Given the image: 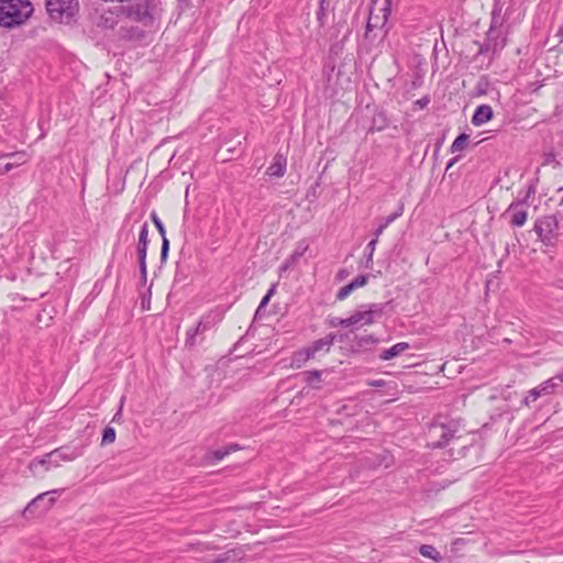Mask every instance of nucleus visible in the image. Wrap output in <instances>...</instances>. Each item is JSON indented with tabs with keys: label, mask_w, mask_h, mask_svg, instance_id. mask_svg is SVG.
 <instances>
[{
	"label": "nucleus",
	"mask_w": 563,
	"mask_h": 563,
	"mask_svg": "<svg viewBox=\"0 0 563 563\" xmlns=\"http://www.w3.org/2000/svg\"><path fill=\"white\" fill-rule=\"evenodd\" d=\"M269 300H271V298H269L268 296H266V295H265V296L262 298L261 302H260V306H258V308H257V312H258L262 308H264V307L268 303V301H269Z\"/></svg>",
	"instance_id": "46"
},
{
	"label": "nucleus",
	"mask_w": 563,
	"mask_h": 563,
	"mask_svg": "<svg viewBox=\"0 0 563 563\" xmlns=\"http://www.w3.org/2000/svg\"><path fill=\"white\" fill-rule=\"evenodd\" d=\"M475 44L478 45L477 55H486V54H492L493 55V47L486 41L484 43L475 42Z\"/></svg>",
	"instance_id": "36"
},
{
	"label": "nucleus",
	"mask_w": 563,
	"mask_h": 563,
	"mask_svg": "<svg viewBox=\"0 0 563 563\" xmlns=\"http://www.w3.org/2000/svg\"><path fill=\"white\" fill-rule=\"evenodd\" d=\"M490 88V82L487 77L483 76L478 79L475 86V95L476 96H485L488 93Z\"/></svg>",
	"instance_id": "28"
},
{
	"label": "nucleus",
	"mask_w": 563,
	"mask_h": 563,
	"mask_svg": "<svg viewBox=\"0 0 563 563\" xmlns=\"http://www.w3.org/2000/svg\"><path fill=\"white\" fill-rule=\"evenodd\" d=\"M503 7L498 3L494 4L492 11V21L489 30L486 33V42L493 47V56L499 53L506 46V32L503 30L505 22L501 15Z\"/></svg>",
	"instance_id": "5"
},
{
	"label": "nucleus",
	"mask_w": 563,
	"mask_h": 563,
	"mask_svg": "<svg viewBox=\"0 0 563 563\" xmlns=\"http://www.w3.org/2000/svg\"><path fill=\"white\" fill-rule=\"evenodd\" d=\"M118 23V15L112 11H107L99 16L97 25L106 30H111L114 29Z\"/></svg>",
	"instance_id": "19"
},
{
	"label": "nucleus",
	"mask_w": 563,
	"mask_h": 563,
	"mask_svg": "<svg viewBox=\"0 0 563 563\" xmlns=\"http://www.w3.org/2000/svg\"><path fill=\"white\" fill-rule=\"evenodd\" d=\"M547 382H551L553 384V391L560 385L559 380L554 379V376L549 378Z\"/></svg>",
	"instance_id": "49"
},
{
	"label": "nucleus",
	"mask_w": 563,
	"mask_h": 563,
	"mask_svg": "<svg viewBox=\"0 0 563 563\" xmlns=\"http://www.w3.org/2000/svg\"><path fill=\"white\" fill-rule=\"evenodd\" d=\"M54 501H55V499L53 497L47 499L45 506L43 507V510L48 509L54 504Z\"/></svg>",
	"instance_id": "48"
},
{
	"label": "nucleus",
	"mask_w": 563,
	"mask_h": 563,
	"mask_svg": "<svg viewBox=\"0 0 563 563\" xmlns=\"http://www.w3.org/2000/svg\"><path fill=\"white\" fill-rule=\"evenodd\" d=\"M408 349H409L408 343L399 342V343L394 344L391 347L384 350L380 353L379 357L383 361H388V360H391V358L398 356L399 354L407 351Z\"/></svg>",
	"instance_id": "18"
},
{
	"label": "nucleus",
	"mask_w": 563,
	"mask_h": 563,
	"mask_svg": "<svg viewBox=\"0 0 563 563\" xmlns=\"http://www.w3.org/2000/svg\"><path fill=\"white\" fill-rule=\"evenodd\" d=\"M148 243V224L147 222H143L139 232L136 251H147Z\"/></svg>",
	"instance_id": "23"
},
{
	"label": "nucleus",
	"mask_w": 563,
	"mask_h": 563,
	"mask_svg": "<svg viewBox=\"0 0 563 563\" xmlns=\"http://www.w3.org/2000/svg\"><path fill=\"white\" fill-rule=\"evenodd\" d=\"M168 251H169V241L167 238H164V240H162V250H161V261L162 262L166 261Z\"/></svg>",
	"instance_id": "40"
},
{
	"label": "nucleus",
	"mask_w": 563,
	"mask_h": 563,
	"mask_svg": "<svg viewBox=\"0 0 563 563\" xmlns=\"http://www.w3.org/2000/svg\"><path fill=\"white\" fill-rule=\"evenodd\" d=\"M404 212V206L400 205L398 207V209L391 213L390 216H388L379 225L378 228L375 230L374 232V236H376V239L379 238V235L384 232V230L390 224L393 223L396 219H398Z\"/></svg>",
	"instance_id": "21"
},
{
	"label": "nucleus",
	"mask_w": 563,
	"mask_h": 563,
	"mask_svg": "<svg viewBox=\"0 0 563 563\" xmlns=\"http://www.w3.org/2000/svg\"><path fill=\"white\" fill-rule=\"evenodd\" d=\"M558 228L559 222L554 216L542 217L534 223L536 233L547 245L552 244Z\"/></svg>",
	"instance_id": "9"
},
{
	"label": "nucleus",
	"mask_w": 563,
	"mask_h": 563,
	"mask_svg": "<svg viewBox=\"0 0 563 563\" xmlns=\"http://www.w3.org/2000/svg\"><path fill=\"white\" fill-rule=\"evenodd\" d=\"M303 376V380L311 386L312 388H320L321 382V371H307L301 374Z\"/></svg>",
	"instance_id": "24"
},
{
	"label": "nucleus",
	"mask_w": 563,
	"mask_h": 563,
	"mask_svg": "<svg viewBox=\"0 0 563 563\" xmlns=\"http://www.w3.org/2000/svg\"><path fill=\"white\" fill-rule=\"evenodd\" d=\"M559 190H560V191H563V187H561Z\"/></svg>",
	"instance_id": "57"
},
{
	"label": "nucleus",
	"mask_w": 563,
	"mask_h": 563,
	"mask_svg": "<svg viewBox=\"0 0 563 563\" xmlns=\"http://www.w3.org/2000/svg\"><path fill=\"white\" fill-rule=\"evenodd\" d=\"M536 194V186L533 184L529 185L527 188V192L522 199L519 201H522V205H527L528 199Z\"/></svg>",
	"instance_id": "41"
},
{
	"label": "nucleus",
	"mask_w": 563,
	"mask_h": 563,
	"mask_svg": "<svg viewBox=\"0 0 563 563\" xmlns=\"http://www.w3.org/2000/svg\"><path fill=\"white\" fill-rule=\"evenodd\" d=\"M57 466H59L58 461L55 460L53 452H49L42 457L33 459L29 464V470L33 475H41L43 472H47L52 467Z\"/></svg>",
	"instance_id": "12"
},
{
	"label": "nucleus",
	"mask_w": 563,
	"mask_h": 563,
	"mask_svg": "<svg viewBox=\"0 0 563 563\" xmlns=\"http://www.w3.org/2000/svg\"><path fill=\"white\" fill-rule=\"evenodd\" d=\"M355 290L354 287L352 286L351 283H349L347 285L343 286L336 294V299L338 300H344L345 298H347L350 296V294Z\"/></svg>",
	"instance_id": "35"
},
{
	"label": "nucleus",
	"mask_w": 563,
	"mask_h": 563,
	"mask_svg": "<svg viewBox=\"0 0 563 563\" xmlns=\"http://www.w3.org/2000/svg\"><path fill=\"white\" fill-rule=\"evenodd\" d=\"M274 292H275V286H272V287L268 289V291H267L266 296H268V297L271 298V297L274 295Z\"/></svg>",
	"instance_id": "51"
},
{
	"label": "nucleus",
	"mask_w": 563,
	"mask_h": 563,
	"mask_svg": "<svg viewBox=\"0 0 563 563\" xmlns=\"http://www.w3.org/2000/svg\"><path fill=\"white\" fill-rule=\"evenodd\" d=\"M48 16L58 23L69 24L79 11L78 0H45Z\"/></svg>",
	"instance_id": "4"
},
{
	"label": "nucleus",
	"mask_w": 563,
	"mask_h": 563,
	"mask_svg": "<svg viewBox=\"0 0 563 563\" xmlns=\"http://www.w3.org/2000/svg\"><path fill=\"white\" fill-rule=\"evenodd\" d=\"M457 159H459V156L453 157L452 159H450V162L446 165V170L450 169L457 162Z\"/></svg>",
	"instance_id": "47"
},
{
	"label": "nucleus",
	"mask_w": 563,
	"mask_h": 563,
	"mask_svg": "<svg viewBox=\"0 0 563 563\" xmlns=\"http://www.w3.org/2000/svg\"><path fill=\"white\" fill-rule=\"evenodd\" d=\"M336 335L327 334L324 338L313 341L309 346L294 353L291 366L300 368L309 360L314 358L319 353H328L335 341Z\"/></svg>",
	"instance_id": "3"
},
{
	"label": "nucleus",
	"mask_w": 563,
	"mask_h": 563,
	"mask_svg": "<svg viewBox=\"0 0 563 563\" xmlns=\"http://www.w3.org/2000/svg\"><path fill=\"white\" fill-rule=\"evenodd\" d=\"M85 451V445L79 446H60L58 449L53 450V454L55 456V460L70 462L76 460L77 457L81 456Z\"/></svg>",
	"instance_id": "13"
},
{
	"label": "nucleus",
	"mask_w": 563,
	"mask_h": 563,
	"mask_svg": "<svg viewBox=\"0 0 563 563\" xmlns=\"http://www.w3.org/2000/svg\"><path fill=\"white\" fill-rule=\"evenodd\" d=\"M115 440V430L112 427H106L102 432L101 444L108 445L113 443Z\"/></svg>",
	"instance_id": "30"
},
{
	"label": "nucleus",
	"mask_w": 563,
	"mask_h": 563,
	"mask_svg": "<svg viewBox=\"0 0 563 563\" xmlns=\"http://www.w3.org/2000/svg\"><path fill=\"white\" fill-rule=\"evenodd\" d=\"M56 490L46 492L37 495L34 499H32L24 509V514H33L34 509L40 506V503L45 500V497L49 494H55Z\"/></svg>",
	"instance_id": "26"
},
{
	"label": "nucleus",
	"mask_w": 563,
	"mask_h": 563,
	"mask_svg": "<svg viewBox=\"0 0 563 563\" xmlns=\"http://www.w3.org/2000/svg\"><path fill=\"white\" fill-rule=\"evenodd\" d=\"M287 158L280 153L274 156L273 163L268 166L266 174L272 177H282L286 172Z\"/></svg>",
	"instance_id": "16"
},
{
	"label": "nucleus",
	"mask_w": 563,
	"mask_h": 563,
	"mask_svg": "<svg viewBox=\"0 0 563 563\" xmlns=\"http://www.w3.org/2000/svg\"><path fill=\"white\" fill-rule=\"evenodd\" d=\"M554 379L559 380L560 384L563 383V373L555 375Z\"/></svg>",
	"instance_id": "52"
},
{
	"label": "nucleus",
	"mask_w": 563,
	"mask_h": 563,
	"mask_svg": "<svg viewBox=\"0 0 563 563\" xmlns=\"http://www.w3.org/2000/svg\"><path fill=\"white\" fill-rule=\"evenodd\" d=\"M214 325L211 314L203 316L196 327L189 329L186 333V346L196 345V336L203 334Z\"/></svg>",
	"instance_id": "11"
},
{
	"label": "nucleus",
	"mask_w": 563,
	"mask_h": 563,
	"mask_svg": "<svg viewBox=\"0 0 563 563\" xmlns=\"http://www.w3.org/2000/svg\"><path fill=\"white\" fill-rule=\"evenodd\" d=\"M468 142V135L465 133L460 134L451 145V153H456L463 151Z\"/></svg>",
	"instance_id": "27"
},
{
	"label": "nucleus",
	"mask_w": 563,
	"mask_h": 563,
	"mask_svg": "<svg viewBox=\"0 0 563 563\" xmlns=\"http://www.w3.org/2000/svg\"><path fill=\"white\" fill-rule=\"evenodd\" d=\"M308 250V245L303 242L299 243L297 249L292 252V254L284 262L280 271L288 269L291 265H294Z\"/></svg>",
	"instance_id": "20"
},
{
	"label": "nucleus",
	"mask_w": 563,
	"mask_h": 563,
	"mask_svg": "<svg viewBox=\"0 0 563 563\" xmlns=\"http://www.w3.org/2000/svg\"><path fill=\"white\" fill-rule=\"evenodd\" d=\"M377 242H378V239H376V236H374L366 245V252H367L366 267H369V265H372V263H373V254L375 252Z\"/></svg>",
	"instance_id": "32"
},
{
	"label": "nucleus",
	"mask_w": 563,
	"mask_h": 563,
	"mask_svg": "<svg viewBox=\"0 0 563 563\" xmlns=\"http://www.w3.org/2000/svg\"><path fill=\"white\" fill-rule=\"evenodd\" d=\"M387 303L362 305L360 309L351 314L353 325H368L377 318H380Z\"/></svg>",
	"instance_id": "6"
},
{
	"label": "nucleus",
	"mask_w": 563,
	"mask_h": 563,
	"mask_svg": "<svg viewBox=\"0 0 563 563\" xmlns=\"http://www.w3.org/2000/svg\"><path fill=\"white\" fill-rule=\"evenodd\" d=\"M33 13L30 0H0V26L13 29L25 23Z\"/></svg>",
	"instance_id": "2"
},
{
	"label": "nucleus",
	"mask_w": 563,
	"mask_h": 563,
	"mask_svg": "<svg viewBox=\"0 0 563 563\" xmlns=\"http://www.w3.org/2000/svg\"><path fill=\"white\" fill-rule=\"evenodd\" d=\"M136 255H137V261H139L140 271L147 269V268H146V255H147V251H136Z\"/></svg>",
	"instance_id": "39"
},
{
	"label": "nucleus",
	"mask_w": 563,
	"mask_h": 563,
	"mask_svg": "<svg viewBox=\"0 0 563 563\" xmlns=\"http://www.w3.org/2000/svg\"><path fill=\"white\" fill-rule=\"evenodd\" d=\"M503 217L508 219L511 227L520 228L527 222L528 210L525 208V205H522V201H512L504 211Z\"/></svg>",
	"instance_id": "10"
},
{
	"label": "nucleus",
	"mask_w": 563,
	"mask_h": 563,
	"mask_svg": "<svg viewBox=\"0 0 563 563\" xmlns=\"http://www.w3.org/2000/svg\"><path fill=\"white\" fill-rule=\"evenodd\" d=\"M380 385H382L380 382H376L373 384V386H380Z\"/></svg>",
	"instance_id": "54"
},
{
	"label": "nucleus",
	"mask_w": 563,
	"mask_h": 563,
	"mask_svg": "<svg viewBox=\"0 0 563 563\" xmlns=\"http://www.w3.org/2000/svg\"><path fill=\"white\" fill-rule=\"evenodd\" d=\"M419 553L428 559H431L434 562H441L443 556L441 553L431 544H422L419 548Z\"/></svg>",
	"instance_id": "22"
},
{
	"label": "nucleus",
	"mask_w": 563,
	"mask_h": 563,
	"mask_svg": "<svg viewBox=\"0 0 563 563\" xmlns=\"http://www.w3.org/2000/svg\"><path fill=\"white\" fill-rule=\"evenodd\" d=\"M544 164H555V165H559V162L555 159V155L553 153H549L544 157Z\"/></svg>",
	"instance_id": "44"
},
{
	"label": "nucleus",
	"mask_w": 563,
	"mask_h": 563,
	"mask_svg": "<svg viewBox=\"0 0 563 563\" xmlns=\"http://www.w3.org/2000/svg\"><path fill=\"white\" fill-rule=\"evenodd\" d=\"M387 31H369L368 26H366L364 38L371 45H374L377 42H380L384 36L386 35Z\"/></svg>",
	"instance_id": "25"
},
{
	"label": "nucleus",
	"mask_w": 563,
	"mask_h": 563,
	"mask_svg": "<svg viewBox=\"0 0 563 563\" xmlns=\"http://www.w3.org/2000/svg\"><path fill=\"white\" fill-rule=\"evenodd\" d=\"M553 394V384L551 382H543L539 386L532 388L528 396L523 399L526 406H530L539 397Z\"/></svg>",
	"instance_id": "14"
},
{
	"label": "nucleus",
	"mask_w": 563,
	"mask_h": 563,
	"mask_svg": "<svg viewBox=\"0 0 563 563\" xmlns=\"http://www.w3.org/2000/svg\"><path fill=\"white\" fill-rule=\"evenodd\" d=\"M375 5L376 1L373 0V7L369 10L366 26H368L369 31H386L385 26L391 11V0H384L383 7L378 9Z\"/></svg>",
	"instance_id": "8"
},
{
	"label": "nucleus",
	"mask_w": 563,
	"mask_h": 563,
	"mask_svg": "<svg viewBox=\"0 0 563 563\" xmlns=\"http://www.w3.org/2000/svg\"><path fill=\"white\" fill-rule=\"evenodd\" d=\"M140 274H141V278H140V282L143 286L146 285V282H147V269H144V271H140Z\"/></svg>",
	"instance_id": "45"
},
{
	"label": "nucleus",
	"mask_w": 563,
	"mask_h": 563,
	"mask_svg": "<svg viewBox=\"0 0 563 563\" xmlns=\"http://www.w3.org/2000/svg\"><path fill=\"white\" fill-rule=\"evenodd\" d=\"M556 36L560 37V42H563V25L558 30Z\"/></svg>",
	"instance_id": "50"
},
{
	"label": "nucleus",
	"mask_w": 563,
	"mask_h": 563,
	"mask_svg": "<svg viewBox=\"0 0 563 563\" xmlns=\"http://www.w3.org/2000/svg\"><path fill=\"white\" fill-rule=\"evenodd\" d=\"M375 342H376V340L374 339V336L369 335V334L362 335V336L357 338V346L358 347H363L365 345L373 344Z\"/></svg>",
	"instance_id": "38"
},
{
	"label": "nucleus",
	"mask_w": 563,
	"mask_h": 563,
	"mask_svg": "<svg viewBox=\"0 0 563 563\" xmlns=\"http://www.w3.org/2000/svg\"><path fill=\"white\" fill-rule=\"evenodd\" d=\"M368 282V275H358L356 278H354L351 284L354 287V289L358 287H363Z\"/></svg>",
	"instance_id": "37"
},
{
	"label": "nucleus",
	"mask_w": 563,
	"mask_h": 563,
	"mask_svg": "<svg viewBox=\"0 0 563 563\" xmlns=\"http://www.w3.org/2000/svg\"><path fill=\"white\" fill-rule=\"evenodd\" d=\"M151 219L154 222L159 235L162 236V240H164V238H166V231L163 222L155 212L151 213Z\"/></svg>",
	"instance_id": "34"
},
{
	"label": "nucleus",
	"mask_w": 563,
	"mask_h": 563,
	"mask_svg": "<svg viewBox=\"0 0 563 563\" xmlns=\"http://www.w3.org/2000/svg\"><path fill=\"white\" fill-rule=\"evenodd\" d=\"M461 431V420L438 416L428 427V446L441 449L448 445L449 441Z\"/></svg>",
	"instance_id": "1"
},
{
	"label": "nucleus",
	"mask_w": 563,
	"mask_h": 563,
	"mask_svg": "<svg viewBox=\"0 0 563 563\" xmlns=\"http://www.w3.org/2000/svg\"><path fill=\"white\" fill-rule=\"evenodd\" d=\"M329 324L331 327H344V328H347V327L353 325V321H352L351 316L349 318H345V319H342V318H331L329 320Z\"/></svg>",
	"instance_id": "33"
},
{
	"label": "nucleus",
	"mask_w": 563,
	"mask_h": 563,
	"mask_svg": "<svg viewBox=\"0 0 563 563\" xmlns=\"http://www.w3.org/2000/svg\"><path fill=\"white\" fill-rule=\"evenodd\" d=\"M387 118L385 115V113L383 112H379L377 114L374 115L373 118V129H376L378 131H382L383 129H385L387 126Z\"/></svg>",
	"instance_id": "31"
},
{
	"label": "nucleus",
	"mask_w": 563,
	"mask_h": 563,
	"mask_svg": "<svg viewBox=\"0 0 563 563\" xmlns=\"http://www.w3.org/2000/svg\"><path fill=\"white\" fill-rule=\"evenodd\" d=\"M239 446L236 444L228 445L224 449H219L212 452V456L216 461H220L229 455L231 452L236 451Z\"/></svg>",
	"instance_id": "29"
},
{
	"label": "nucleus",
	"mask_w": 563,
	"mask_h": 563,
	"mask_svg": "<svg viewBox=\"0 0 563 563\" xmlns=\"http://www.w3.org/2000/svg\"><path fill=\"white\" fill-rule=\"evenodd\" d=\"M120 415H121V410H119V411L114 415L113 420L119 419V416H120Z\"/></svg>",
	"instance_id": "53"
},
{
	"label": "nucleus",
	"mask_w": 563,
	"mask_h": 563,
	"mask_svg": "<svg viewBox=\"0 0 563 563\" xmlns=\"http://www.w3.org/2000/svg\"><path fill=\"white\" fill-rule=\"evenodd\" d=\"M430 103L429 96H423L422 98L418 99L415 102V107H418L419 109L426 108Z\"/></svg>",
	"instance_id": "43"
},
{
	"label": "nucleus",
	"mask_w": 563,
	"mask_h": 563,
	"mask_svg": "<svg viewBox=\"0 0 563 563\" xmlns=\"http://www.w3.org/2000/svg\"><path fill=\"white\" fill-rule=\"evenodd\" d=\"M155 10L156 3L154 0H141L129 7L128 15L132 20L141 22L147 26L152 25L154 22Z\"/></svg>",
	"instance_id": "7"
},
{
	"label": "nucleus",
	"mask_w": 563,
	"mask_h": 563,
	"mask_svg": "<svg viewBox=\"0 0 563 563\" xmlns=\"http://www.w3.org/2000/svg\"><path fill=\"white\" fill-rule=\"evenodd\" d=\"M4 156H5V157L14 156V154H13V153H10V154H7V155H4Z\"/></svg>",
	"instance_id": "55"
},
{
	"label": "nucleus",
	"mask_w": 563,
	"mask_h": 563,
	"mask_svg": "<svg viewBox=\"0 0 563 563\" xmlns=\"http://www.w3.org/2000/svg\"><path fill=\"white\" fill-rule=\"evenodd\" d=\"M230 552H225L218 555L214 560L208 561L206 563H227L230 560Z\"/></svg>",
	"instance_id": "42"
},
{
	"label": "nucleus",
	"mask_w": 563,
	"mask_h": 563,
	"mask_svg": "<svg viewBox=\"0 0 563 563\" xmlns=\"http://www.w3.org/2000/svg\"><path fill=\"white\" fill-rule=\"evenodd\" d=\"M333 10L334 7L332 5V0H319L316 16L320 27L325 25L328 21V15Z\"/></svg>",
	"instance_id": "17"
},
{
	"label": "nucleus",
	"mask_w": 563,
	"mask_h": 563,
	"mask_svg": "<svg viewBox=\"0 0 563 563\" xmlns=\"http://www.w3.org/2000/svg\"><path fill=\"white\" fill-rule=\"evenodd\" d=\"M493 117V108L489 104H481L475 109L471 121L473 125L481 126L490 121Z\"/></svg>",
	"instance_id": "15"
},
{
	"label": "nucleus",
	"mask_w": 563,
	"mask_h": 563,
	"mask_svg": "<svg viewBox=\"0 0 563 563\" xmlns=\"http://www.w3.org/2000/svg\"><path fill=\"white\" fill-rule=\"evenodd\" d=\"M339 275H340V276H344V271H341V272L339 273Z\"/></svg>",
	"instance_id": "56"
}]
</instances>
